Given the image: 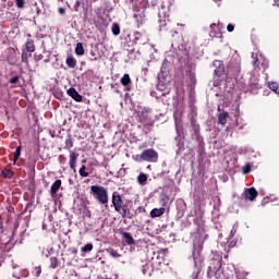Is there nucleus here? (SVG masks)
Instances as JSON below:
<instances>
[{
    "mask_svg": "<svg viewBox=\"0 0 279 279\" xmlns=\"http://www.w3.org/2000/svg\"><path fill=\"white\" fill-rule=\"evenodd\" d=\"M112 205L114 207V210L119 213L122 217H125L128 215V206L123 204V199L121 198V195L119 193L114 192L112 195Z\"/></svg>",
    "mask_w": 279,
    "mask_h": 279,
    "instance_id": "f257e3e1",
    "label": "nucleus"
},
{
    "mask_svg": "<svg viewBox=\"0 0 279 279\" xmlns=\"http://www.w3.org/2000/svg\"><path fill=\"white\" fill-rule=\"evenodd\" d=\"M90 191L95 199H97L100 204H108V192L106 191V187L93 185Z\"/></svg>",
    "mask_w": 279,
    "mask_h": 279,
    "instance_id": "f03ea898",
    "label": "nucleus"
},
{
    "mask_svg": "<svg viewBox=\"0 0 279 279\" xmlns=\"http://www.w3.org/2000/svg\"><path fill=\"white\" fill-rule=\"evenodd\" d=\"M136 160L137 162H141V160H145L146 162H158V153L153 148H148L144 150L141 156H137Z\"/></svg>",
    "mask_w": 279,
    "mask_h": 279,
    "instance_id": "7ed1b4c3",
    "label": "nucleus"
},
{
    "mask_svg": "<svg viewBox=\"0 0 279 279\" xmlns=\"http://www.w3.org/2000/svg\"><path fill=\"white\" fill-rule=\"evenodd\" d=\"M243 197H244V199L254 202V199H256V197H258V192L254 187L245 189L243 192Z\"/></svg>",
    "mask_w": 279,
    "mask_h": 279,
    "instance_id": "20e7f679",
    "label": "nucleus"
},
{
    "mask_svg": "<svg viewBox=\"0 0 279 279\" xmlns=\"http://www.w3.org/2000/svg\"><path fill=\"white\" fill-rule=\"evenodd\" d=\"M214 66H216L215 73L218 75V77H221L223 75V71H226V66H223V62L216 60L214 61Z\"/></svg>",
    "mask_w": 279,
    "mask_h": 279,
    "instance_id": "39448f33",
    "label": "nucleus"
},
{
    "mask_svg": "<svg viewBox=\"0 0 279 279\" xmlns=\"http://www.w3.org/2000/svg\"><path fill=\"white\" fill-rule=\"evenodd\" d=\"M62 186V180H57L50 189V195L51 197H56V195L58 194V191H60V187Z\"/></svg>",
    "mask_w": 279,
    "mask_h": 279,
    "instance_id": "423d86ee",
    "label": "nucleus"
},
{
    "mask_svg": "<svg viewBox=\"0 0 279 279\" xmlns=\"http://www.w3.org/2000/svg\"><path fill=\"white\" fill-rule=\"evenodd\" d=\"M68 95L72 97L74 101H78V102L82 101V95H80V93H77V90L73 87L68 89Z\"/></svg>",
    "mask_w": 279,
    "mask_h": 279,
    "instance_id": "0eeeda50",
    "label": "nucleus"
},
{
    "mask_svg": "<svg viewBox=\"0 0 279 279\" xmlns=\"http://www.w3.org/2000/svg\"><path fill=\"white\" fill-rule=\"evenodd\" d=\"M122 236H123L124 243L126 245H134L135 241H134V238L132 236V234H130L128 232H123Z\"/></svg>",
    "mask_w": 279,
    "mask_h": 279,
    "instance_id": "6e6552de",
    "label": "nucleus"
},
{
    "mask_svg": "<svg viewBox=\"0 0 279 279\" xmlns=\"http://www.w3.org/2000/svg\"><path fill=\"white\" fill-rule=\"evenodd\" d=\"M165 208L160 207V208H155L150 211V217L153 219H155V217H162V214L165 213Z\"/></svg>",
    "mask_w": 279,
    "mask_h": 279,
    "instance_id": "1a4fd4ad",
    "label": "nucleus"
},
{
    "mask_svg": "<svg viewBox=\"0 0 279 279\" xmlns=\"http://www.w3.org/2000/svg\"><path fill=\"white\" fill-rule=\"evenodd\" d=\"M80 155H77V153H71L70 154V167H71V169H75V163L77 162V157H78Z\"/></svg>",
    "mask_w": 279,
    "mask_h": 279,
    "instance_id": "9d476101",
    "label": "nucleus"
},
{
    "mask_svg": "<svg viewBox=\"0 0 279 279\" xmlns=\"http://www.w3.org/2000/svg\"><path fill=\"white\" fill-rule=\"evenodd\" d=\"M218 121L220 125H226V123L228 122V112L220 113L218 116Z\"/></svg>",
    "mask_w": 279,
    "mask_h": 279,
    "instance_id": "9b49d317",
    "label": "nucleus"
},
{
    "mask_svg": "<svg viewBox=\"0 0 279 279\" xmlns=\"http://www.w3.org/2000/svg\"><path fill=\"white\" fill-rule=\"evenodd\" d=\"M157 89L163 93V95H169V93H171V89L169 87H165V84L162 83L157 85Z\"/></svg>",
    "mask_w": 279,
    "mask_h": 279,
    "instance_id": "f8f14e48",
    "label": "nucleus"
},
{
    "mask_svg": "<svg viewBox=\"0 0 279 279\" xmlns=\"http://www.w3.org/2000/svg\"><path fill=\"white\" fill-rule=\"evenodd\" d=\"M75 53L76 56H84V45L82 43L76 44Z\"/></svg>",
    "mask_w": 279,
    "mask_h": 279,
    "instance_id": "ddd939ff",
    "label": "nucleus"
},
{
    "mask_svg": "<svg viewBox=\"0 0 279 279\" xmlns=\"http://www.w3.org/2000/svg\"><path fill=\"white\" fill-rule=\"evenodd\" d=\"M131 82H132V80L130 78V74H124V75L121 77V84H122V86H128Z\"/></svg>",
    "mask_w": 279,
    "mask_h": 279,
    "instance_id": "4468645a",
    "label": "nucleus"
},
{
    "mask_svg": "<svg viewBox=\"0 0 279 279\" xmlns=\"http://www.w3.org/2000/svg\"><path fill=\"white\" fill-rule=\"evenodd\" d=\"M111 32L114 36H119V34H121V27H119V24H112Z\"/></svg>",
    "mask_w": 279,
    "mask_h": 279,
    "instance_id": "2eb2a0df",
    "label": "nucleus"
},
{
    "mask_svg": "<svg viewBox=\"0 0 279 279\" xmlns=\"http://www.w3.org/2000/svg\"><path fill=\"white\" fill-rule=\"evenodd\" d=\"M269 88L277 95H279V84L278 83H269Z\"/></svg>",
    "mask_w": 279,
    "mask_h": 279,
    "instance_id": "dca6fc26",
    "label": "nucleus"
},
{
    "mask_svg": "<svg viewBox=\"0 0 279 279\" xmlns=\"http://www.w3.org/2000/svg\"><path fill=\"white\" fill-rule=\"evenodd\" d=\"M66 64L71 68V69H75V64H77V62L75 61V59H73L72 57H69L66 59Z\"/></svg>",
    "mask_w": 279,
    "mask_h": 279,
    "instance_id": "f3484780",
    "label": "nucleus"
},
{
    "mask_svg": "<svg viewBox=\"0 0 279 279\" xmlns=\"http://www.w3.org/2000/svg\"><path fill=\"white\" fill-rule=\"evenodd\" d=\"M26 49H27V51H29L32 53V52L36 51V46H34L33 41H27Z\"/></svg>",
    "mask_w": 279,
    "mask_h": 279,
    "instance_id": "a211bd4d",
    "label": "nucleus"
},
{
    "mask_svg": "<svg viewBox=\"0 0 279 279\" xmlns=\"http://www.w3.org/2000/svg\"><path fill=\"white\" fill-rule=\"evenodd\" d=\"M21 157V146L16 147V150L14 153L13 163L16 165V160Z\"/></svg>",
    "mask_w": 279,
    "mask_h": 279,
    "instance_id": "6ab92c4d",
    "label": "nucleus"
},
{
    "mask_svg": "<svg viewBox=\"0 0 279 279\" xmlns=\"http://www.w3.org/2000/svg\"><path fill=\"white\" fill-rule=\"evenodd\" d=\"M137 181L140 182V184H145L147 182V174L141 173L137 178Z\"/></svg>",
    "mask_w": 279,
    "mask_h": 279,
    "instance_id": "aec40b11",
    "label": "nucleus"
},
{
    "mask_svg": "<svg viewBox=\"0 0 279 279\" xmlns=\"http://www.w3.org/2000/svg\"><path fill=\"white\" fill-rule=\"evenodd\" d=\"M78 173L82 178H88V172H86V166H82L78 170Z\"/></svg>",
    "mask_w": 279,
    "mask_h": 279,
    "instance_id": "412c9836",
    "label": "nucleus"
},
{
    "mask_svg": "<svg viewBox=\"0 0 279 279\" xmlns=\"http://www.w3.org/2000/svg\"><path fill=\"white\" fill-rule=\"evenodd\" d=\"M2 175H4V178H12V175H14V172L12 170H8V169H4L2 170Z\"/></svg>",
    "mask_w": 279,
    "mask_h": 279,
    "instance_id": "4be33fe9",
    "label": "nucleus"
},
{
    "mask_svg": "<svg viewBox=\"0 0 279 279\" xmlns=\"http://www.w3.org/2000/svg\"><path fill=\"white\" fill-rule=\"evenodd\" d=\"M93 251V244L88 243L85 246L82 247V252H92Z\"/></svg>",
    "mask_w": 279,
    "mask_h": 279,
    "instance_id": "5701e85b",
    "label": "nucleus"
},
{
    "mask_svg": "<svg viewBox=\"0 0 279 279\" xmlns=\"http://www.w3.org/2000/svg\"><path fill=\"white\" fill-rule=\"evenodd\" d=\"M110 256H112V258H119V257H121V254H119V252H117V251H111Z\"/></svg>",
    "mask_w": 279,
    "mask_h": 279,
    "instance_id": "b1692460",
    "label": "nucleus"
},
{
    "mask_svg": "<svg viewBox=\"0 0 279 279\" xmlns=\"http://www.w3.org/2000/svg\"><path fill=\"white\" fill-rule=\"evenodd\" d=\"M15 3H16L17 8H24V5H25L24 0H15Z\"/></svg>",
    "mask_w": 279,
    "mask_h": 279,
    "instance_id": "393cba45",
    "label": "nucleus"
},
{
    "mask_svg": "<svg viewBox=\"0 0 279 279\" xmlns=\"http://www.w3.org/2000/svg\"><path fill=\"white\" fill-rule=\"evenodd\" d=\"M50 260H51V267H52V269H56V267H58V259L51 258Z\"/></svg>",
    "mask_w": 279,
    "mask_h": 279,
    "instance_id": "a878e982",
    "label": "nucleus"
},
{
    "mask_svg": "<svg viewBox=\"0 0 279 279\" xmlns=\"http://www.w3.org/2000/svg\"><path fill=\"white\" fill-rule=\"evenodd\" d=\"M19 82V76H14L10 80V84H16Z\"/></svg>",
    "mask_w": 279,
    "mask_h": 279,
    "instance_id": "bb28decb",
    "label": "nucleus"
},
{
    "mask_svg": "<svg viewBox=\"0 0 279 279\" xmlns=\"http://www.w3.org/2000/svg\"><path fill=\"white\" fill-rule=\"evenodd\" d=\"M227 31H228V32H234V25L229 24V25L227 26Z\"/></svg>",
    "mask_w": 279,
    "mask_h": 279,
    "instance_id": "cd10ccee",
    "label": "nucleus"
},
{
    "mask_svg": "<svg viewBox=\"0 0 279 279\" xmlns=\"http://www.w3.org/2000/svg\"><path fill=\"white\" fill-rule=\"evenodd\" d=\"M243 173H244V174L250 173V166H244V168H243Z\"/></svg>",
    "mask_w": 279,
    "mask_h": 279,
    "instance_id": "c85d7f7f",
    "label": "nucleus"
},
{
    "mask_svg": "<svg viewBox=\"0 0 279 279\" xmlns=\"http://www.w3.org/2000/svg\"><path fill=\"white\" fill-rule=\"evenodd\" d=\"M58 12H59V14H64L65 13L63 8H59Z\"/></svg>",
    "mask_w": 279,
    "mask_h": 279,
    "instance_id": "c756f323",
    "label": "nucleus"
},
{
    "mask_svg": "<svg viewBox=\"0 0 279 279\" xmlns=\"http://www.w3.org/2000/svg\"><path fill=\"white\" fill-rule=\"evenodd\" d=\"M210 271H213V268H211V267H209V268H208V271H207L209 278H210Z\"/></svg>",
    "mask_w": 279,
    "mask_h": 279,
    "instance_id": "7c9ffc66",
    "label": "nucleus"
},
{
    "mask_svg": "<svg viewBox=\"0 0 279 279\" xmlns=\"http://www.w3.org/2000/svg\"><path fill=\"white\" fill-rule=\"evenodd\" d=\"M256 62H258V59L254 58L253 64L256 65Z\"/></svg>",
    "mask_w": 279,
    "mask_h": 279,
    "instance_id": "2f4dec72",
    "label": "nucleus"
},
{
    "mask_svg": "<svg viewBox=\"0 0 279 279\" xmlns=\"http://www.w3.org/2000/svg\"><path fill=\"white\" fill-rule=\"evenodd\" d=\"M37 276H40V270L39 269H37Z\"/></svg>",
    "mask_w": 279,
    "mask_h": 279,
    "instance_id": "473e14b6",
    "label": "nucleus"
},
{
    "mask_svg": "<svg viewBox=\"0 0 279 279\" xmlns=\"http://www.w3.org/2000/svg\"><path fill=\"white\" fill-rule=\"evenodd\" d=\"M215 86H219V84H218V83H215Z\"/></svg>",
    "mask_w": 279,
    "mask_h": 279,
    "instance_id": "72a5a7b5",
    "label": "nucleus"
}]
</instances>
